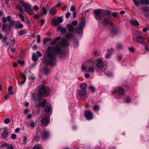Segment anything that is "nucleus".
Segmentation results:
<instances>
[{
	"label": "nucleus",
	"instance_id": "nucleus-3",
	"mask_svg": "<svg viewBox=\"0 0 149 149\" xmlns=\"http://www.w3.org/2000/svg\"><path fill=\"white\" fill-rule=\"evenodd\" d=\"M87 67L84 65L81 66V70L86 72L93 73L95 71L94 65L93 63L91 62L86 61V63Z\"/></svg>",
	"mask_w": 149,
	"mask_h": 149
},
{
	"label": "nucleus",
	"instance_id": "nucleus-13",
	"mask_svg": "<svg viewBox=\"0 0 149 149\" xmlns=\"http://www.w3.org/2000/svg\"><path fill=\"white\" fill-rule=\"evenodd\" d=\"M104 65V63L102 60L100 59H98L96 64V66L97 68H101L103 67Z\"/></svg>",
	"mask_w": 149,
	"mask_h": 149
},
{
	"label": "nucleus",
	"instance_id": "nucleus-15",
	"mask_svg": "<svg viewBox=\"0 0 149 149\" xmlns=\"http://www.w3.org/2000/svg\"><path fill=\"white\" fill-rule=\"evenodd\" d=\"M103 13L104 15H102V16H106L108 17H111L110 16L111 15L112 12L111 10H103Z\"/></svg>",
	"mask_w": 149,
	"mask_h": 149
},
{
	"label": "nucleus",
	"instance_id": "nucleus-37",
	"mask_svg": "<svg viewBox=\"0 0 149 149\" xmlns=\"http://www.w3.org/2000/svg\"><path fill=\"white\" fill-rule=\"evenodd\" d=\"M141 9L144 11L147 12L149 10V8L146 6H144L141 7Z\"/></svg>",
	"mask_w": 149,
	"mask_h": 149
},
{
	"label": "nucleus",
	"instance_id": "nucleus-2",
	"mask_svg": "<svg viewBox=\"0 0 149 149\" xmlns=\"http://www.w3.org/2000/svg\"><path fill=\"white\" fill-rule=\"evenodd\" d=\"M50 93V90L49 87L42 84L38 87L37 95L33 96V99L39 101L41 98L48 96Z\"/></svg>",
	"mask_w": 149,
	"mask_h": 149
},
{
	"label": "nucleus",
	"instance_id": "nucleus-11",
	"mask_svg": "<svg viewBox=\"0 0 149 149\" xmlns=\"http://www.w3.org/2000/svg\"><path fill=\"white\" fill-rule=\"evenodd\" d=\"M49 135V133L45 130H43L42 132V135L41 138L42 139H47Z\"/></svg>",
	"mask_w": 149,
	"mask_h": 149
},
{
	"label": "nucleus",
	"instance_id": "nucleus-26",
	"mask_svg": "<svg viewBox=\"0 0 149 149\" xmlns=\"http://www.w3.org/2000/svg\"><path fill=\"white\" fill-rule=\"evenodd\" d=\"M18 17H19L21 20L23 22H24V16L20 13H17Z\"/></svg>",
	"mask_w": 149,
	"mask_h": 149
},
{
	"label": "nucleus",
	"instance_id": "nucleus-5",
	"mask_svg": "<svg viewBox=\"0 0 149 149\" xmlns=\"http://www.w3.org/2000/svg\"><path fill=\"white\" fill-rule=\"evenodd\" d=\"M19 2L24 8V11L26 12L30 15H32L34 14V12L29 3L27 4L22 1H19Z\"/></svg>",
	"mask_w": 149,
	"mask_h": 149
},
{
	"label": "nucleus",
	"instance_id": "nucleus-19",
	"mask_svg": "<svg viewBox=\"0 0 149 149\" xmlns=\"http://www.w3.org/2000/svg\"><path fill=\"white\" fill-rule=\"evenodd\" d=\"M67 27L69 32H72L74 29V27L71 24H68Z\"/></svg>",
	"mask_w": 149,
	"mask_h": 149
},
{
	"label": "nucleus",
	"instance_id": "nucleus-20",
	"mask_svg": "<svg viewBox=\"0 0 149 149\" xmlns=\"http://www.w3.org/2000/svg\"><path fill=\"white\" fill-rule=\"evenodd\" d=\"M130 22L132 25L135 26H138L139 24L138 22L136 19H132L130 21Z\"/></svg>",
	"mask_w": 149,
	"mask_h": 149
},
{
	"label": "nucleus",
	"instance_id": "nucleus-28",
	"mask_svg": "<svg viewBox=\"0 0 149 149\" xmlns=\"http://www.w3.org/2000/svg\"><path fill=\"white\" fill-rule=\"evenodd\" d=\"M26 33V31L25 30L22 29L20 30L19 32V34L20 36H22Z\"/></svg>",
	"mask_w": 149,
	"mask_h": 149
},
{
	"label": "nucleus",
	"instance_id": "nucleus-58",
	"mask_svg": "<svg viewBox=\"0 0 149 149\" xmlns=\"http://www.w3.org/2000/svg\"><path fill=\"white\" fill-rule=\"evenodd\" d=\"M36 54L38 55L39 57H41L42 56V54L39 51H37Z\"/></svg>",
	"mask_w": 149,
	"mask_h": 149
},
{
	"label": "nucleus",
	"instance_id": "nucleus-7",
	"mask_svg": "<svg viewBox=\"0 0 149 149\" xmlns=\"http://www.w3.org/2000/svg\"><path fill=\"white\" fill-rule=\"evenodd\" d=\"M77 97L78 98H81L84 100L87 98L88 96L86 90H81L79 91Z\"/></svg>",
	"mask_w": 149,
	"mask_h": 149
},
{
	"label": "nucleus",
	"instance_id": "nucleus-47",
	"mask_svg": "<svg viewBox=\"0 0 149 149\" xmlns=\"http://www.w3.org/2000/svg\"><path fill=\"white\" fill-rule=\"evenodd\" d=\"M77 24V20H74L72 22V24L73 26H76Z\"/></svg>",
	"mask_w": 149,
	"mask_h": 149
},
{
	"label": "nucleus",
	"instance_id": "nucleus-40",
	"mask_svg": "<svg viewBox=\"0 0 149 149\" xmlns=\"http://www.w3.org/2000/svg\"><path fill=\"white\" fill-rule=\"evenodd\" d=\"M89 88L90 89L92 92L93 93L95 92V88L94 87L92 86H90L89 87Z\"/></svg>",
	"mask_w": 149,
	"mask_h": 149
},
{
	"label": "nucleus",
	"instance_id": "nucleus-45",
	"mask_svg": "<svg viewBox=\"0 0 149 149\" xmlns=\"http://www.w3.org/2000/svg\"><path fill=\"white\" fill-rule=\"evenodd\" d=\"M37 42L38 43H40V35H38L37 36Z\"/></svg>",
	"mask_w": 149,
	"mask_h": 149
},
{
	"label": "nucleus",
	"instance_id": "nucleus-35",
	"mask_svg": "<svg viewBox=\"0 0 149 149\" xmlns=\"http://www.w3.org/2000/svg\"><path fill=\"white\" fill-rule=\"evenodd\" d=\"M53 23L54 26H57L59 24V23L57 20L55 19L53 20Z\"/></svg>",
	"mask_w": 149,
	"mask_h": 149
},
{
	"label": "nucleus",
	"instance_id": "nucleus-12",
	"mask_svg": "<svg viewBox=\"0 0 149 149\" xmlns=\"http://www.w3.org/2000/svg\"><path fill=\"white\" fill-rule=\"evenodd\" d=\"M41 121L43 125H47L49 123L50 119L46 117H44L42 118Z\"/></svg>",
	"mask_w": 149,
	"mask_h": 149
},
{
	"label": "nucleus",
	"instance_id": "nucleus-36",
	"mask_svg": "<svg viewBox=\"0 0 149 149\" xmlns=\"http://www.w3.org/2000/svg\"><path fill=\"white\" fill-rule=\"evenodd\" d=\"M139 0H133V1L134 3V5L137 6H138L139 5Z\"/></svg>",
	"mask_w": 149,
	"mask_h": 149
},
{
	"label": "nucleus",
	"instance_id": "nucleus-44",
	"mask_svg": "<svg viewBox=\"0 0 149 149\" xmlns=\"http://www.w3.org/2000/svg\"><path fill=\"white\" fill-rule=\"evenodd\" d=\"M104 74H106V75L108 77H111L112 74L111 72H104Z\"/></svg>",
	"mask_w": 149,
	"mask_h": 149
},
{
	"label": "nucleus",
	"instance_id": "nucleus-31",
	"mask_svg": "<svg viewBox=\"0 0 149 149\" xmlns=\"http://www.w3.org/2000/svg\"><path fill=\"white\" fill-rule=\"evenodd\" d=\"M116 47L118 50H121L123 49V45L120 43H118L116 45Z\"/></svg>",
	"mask_w": 149,
	"mask_h": 149
},
{
	"label": "nucleus",
	"instance_id": "nucleus-17",
	"mask_svg": "<svg viewBox=\"0 0 149 149\" xmlns=\"http://www.w3.org/2000/svg\"><path fill=\"white\" fill-rule=\"evenodd\" d=\"M15 27L17 29H22L23 28V25L21 24L20 21H18L15 24Z\"/></svg>",
	"mask_w": 149,
	"mask_h": 149
},
{
	"label": "nucleus",
	"instance_id": "nucleus-21",
	"mask_svg": "<svg viewBox=\"0 0 149 149\" xmlns=\"http://www.w3.org/2000/svg\"><path fill=\"white\" fill-rule=\"evenodd\" d=\"M8 135V131L5 130H4L2 132V138L3 139H5L7 138Z\"/></svg>",
	"mask_w": 149,
	"mask_h": 149
},
{
	"label": "nucleus",
	"instance_id": "nucleus-24",
	"mask_svg": "<svg viewBox=\"0 0 149 149\" xmlns=\"http://www.w3.org/2000/svg\"><path fill=\"white\" fill-rule=\"evenodd\" d=\"M73 34L70 33H68L65 35V37L68 39H70L72 38Z\"/></svg>",
	"mask_w": 149,
	"mask_h": 149
},
{
	"label": "nucleus",
	"instance_id": "nucleus-33",
	"mask_svg": "<svg viewBox=\"0 0 149 149\" xmlns=\"http://www.w3.org/2000/svg\"><path fill=\"white\" fill-rule=\"evenodd\" d=\"M93 107V109L95 111H98L100 110L99 106L98 105H94Z\"/></svg>",
	"mask_w": 149,
	"mask_h": 149
},
{
	"label": "nucleus",
	"instance_id": "nucleus-57",
	"mask_svg": "<svg viewBox=\"0 0 149 149\" xmlns=\"http://www.w3.org/2000/svg\"><path fill=\"white\" fill-rule=\"evenodd\" d=\"M112 15L113 17H116L117 16L118 13L116 12H114L113 13Z\"/></svg>",
	"mask_w": 149,
	"mask_h": 149
},
{
	"label": "nucleus",
	"instance_id": "nucleus-27",
	"mask_svg": "<svg viewBox=\"0 0 149 149\" xmlns=\"http://www.w3.org/2000/svg\"><path fill=\"white\" fill-rule=\"evenodd\" d=\"M51 110V107L49 106H47L46 107L45 109V112L47 113H50Z\"/></svg>",
	"mask_w": 149,
	"mask_h": 149
},
{
	"label": "nucleus",
	"instance_id": "nucleus-49",
	"mask_svg": "<svg viewBox=\"0 0 149 149\" xmlns=\"http://www.w3.org/2000/svg\"><path fill=\"white\" fill-rule=\"evenodd\" d=\"M11 138L13 139H15L16 138V135L15 134H12L11 136Z\"/></svg>",
	"mask_w": 149,
	"mask_h": 149
},
{
	"label": "nucleus",
	"instance_id": "nucleus-38",
	"mask_svg": "<svg viewBox=\"0 0 149 149\" xmlns=\"http://www.w3.org/2000/svg\"><path fill=\"white\" fill-rule=\"evenodd\" d=\"M42 12L44 15H46L47 14V10L45 7H43L42 8Z\"/></svg>",
	"mask_w": 149,
	"mask_h": 149
},
{
	"label": "nucleus",
	"instance_id": "nucleus-62",
	"mask_svg": "<svg viewBox=\"0 0 149 149\" xmlns=\"http://www.w3.org/2000/svg\"><path fill=\"white\" fill-rule=\"evenodd\" d=\"M36 125V124L34 122H32L31 124V126L32 127H35Z\"/></svg>",
	"mask_w": 149,
	"mask_h": 149
},
{
	"label": "nucleus",
	"instance_id": "nucleus-34",
	"mask_svg": "<svg viewBox=\"0 0 149 149\" xmlns=\"http://www.w3.org/2000/svg\"><path fill=\"white\" fill-rule=\"evenodd\" d=\"M131 100L130 98L128 97H127L124 100L125 102L127 103H129L131 101Z\"/></svg>",
	"mask_w": 149,
	"mask_h": 149
},
{
	"label": "nucleus",
	"instance_id": "nucleus-32",
	"mask_svg": "<svg viewBox=\"0 0 149 149\" xmlns=\"http://www.w3.org/2000/svg\"><path fill=\"white\" fill-rule=\"evenodd\" d=\"M21 77L23 78V82H21V84H23L25 81L26 80V75L24 74V73H21Z\"/></svg>",
	"mask_w": 149,
	"mask_h": 149
},
{
	"label": "nucleus",
	"instance_id": "nucleus-63",
	"mask_svg": "<svg viewBox=\"0 0 149 149\" xmlns=\"http://www.w3.org/2000/svg\"><path fill=\"white\" fill-rule=\"evenodd\" d=\"M8 144L7 143H5L1 145V146L3 147H7L8 146Z\"/></svg>",
	"mask_w": 149,
	"mask_h": 149
},
{
	"label": "nucleus",
	"instance_id": "nucleus-51",
	"mask_svg": "<svg viewBox=\"0 0 149 149\" xmlns=\"http://www.w3.org/2000/svg\"><path fill=\"white\" fill-rule=\"evenodd\" d=\"M49 41L48 39V38H45L44 39L43 41V44L45 45L46 43L48 41Z\"/></svg>",
	"mask_w": 149,
	"mask_h": 149
},
{
	"label": "nucleus",
	"instance_id": "nucleus-29",
	"mask_svg": "<svg viewBox=\"0 0 149 149\" xmlns=\"http://www.w3.org/2000/svg\"><path fill=\"white\" fill-rule=\"evenodd\" d=\"M56 9L55 8H52L50 10L49 13L51 15H53L56 13Z\"/></svg>",
	"mask_w": 149,
	"mask_h": 149
},
{
	"label": "nucleus",
	"instance_id": "nucleus-56",
	"mask_svg": "<svg viewBox=\"0 0 149 149\" xmlns=\"http://www.w3.org/2000/svg\"><path fill=\"white\" fill-rule=\"evenodd\" d=\"M45 20L43 19H42L40 20V24L41 26L43 25L45 23Z\"/></svg>",
	"mask_w": 149,
	"mask_h": 149
},
{
	"label": "nucleus",
	"instance_id": "nucleus-61",
	"mask_svg": "<svg viewBox=\"0 0 149 149\" xmlns=\"http://www.w3.org/2000/svg\"><path fill=\"white\" fill-rule=\"evenodd\" d=\"M56 43V40H53L51 42V44L52 45H53Z\"/></svg>",
	"mask_w": 149,
	"mask_h": 149
},
{
	"label": "nucleus",
	"instance_id": "nucleus-59",
	"mask_svg": "<svg viewBox=\"0 0 149 149\" xmlns=\"http://www.w3.org/2000/svg\"><path fill=\"white\" fill-rule=\"evenodd\" d=\"M38 48V46L36 45H34L32 47V49L34 50H36Z\"/></svg>",
	"mask_w": 149,
	"mask_h": 149
},
{
	"label": "nucleus",
	"instance_id": "nucleus-46",
	"mask_svg": "<svg viewBox=\"0 0 149 149\" xmlns=\"http://www.w3.org/2000/svg\"><path fill=\"white\" fill-rule=\"evenodd\" d=\"M61 32L63 34L65 33L66 32V29L65 28H62L61 30Z\"/></svg>",
	"mask_w": 149,
	"mask_h": 149
},
{
	"label": "nucleus",
	"instance_id": "nucleus-25",
	"mask_svg": "<svg viewBox=\"0 0 149 149\" xmlns=\"http://www.w3.org/2000/svg\"><path fill=\"white\" fill-rule=\"evenodd\" d=\"M16 8L21 13H22L23 12V10L22 9V6L19 4L17 5Z\"/></svg>",
	"mask_w": 149,
	"mask_h": 149
},
{
	"label": "nucleus",
	"instance_id": "nucleus-41",
	"mask_svg": "<svg viewBox=\"0 0 149 149\" xmlns=\"http://www.w3.org/2000/svg\"><path fill=\"white\" fill-rule=\"evenodd\" d=\"M74 46L75 47H77L78 45V41L77 40H75L74 41Z\"/></svg>",
	"mask_w": 149,
	"mask_h": 149
},
{
	"label": "nucleus",
	"instance_id": "nucleus-1",
	"mask_svg": "<svg viewBox=\"0 0 149 149\" xmlns=\"http://www.w3.org/2000/svg\"><path fill=\"white\" fill-rule=\"evenodd\" d=\"M59 55L60 57H63L65 55L64 52L62 50L61 47L58 44L54 47H48L47 51L46 54L47 57L45 58L43 63L41 64L42 69L45 74L49 73L50 70L47 65L50 64L52 66H55L57 62L56 55Z\"/></svg>",
	"mask_w": 149,
	"mask_h": 149
},
{
	"label": "nucleus",
	"instance_id": "nucleus-55",
	"mask_svg": "<svg viewBox=\"0 0 149 149\" xmlns=\"http://www.w3.org/2000/svg\"><path fill=\"white\" fill-rule=\"evenodd\" d=\"M9 97V95H6L4 96V98L5 100H8Z\"/></svg>",
	"mask_w": 149,
	"mask_h": 149
},
{
	"label": "nucleus",
	"instance_id": "nucleus-64",
	"mask_svg": "<svg viewBox=\"0 0 149 149\" xmlns=\"http://www.w3.org/2000/svg\"><path fill=\"white\" fill-rule=\"evenodd\" d=\"M84 75L85 77L86 78H89L90 77V75L88 73H85Z\"/></svg>",
	"mask_w": 149,
	"mask_h": 149
},
{
	"label": "nucleus",
	"instance_id": "nucleus-39",
	"mask_svg": "<svg viewBox=\"0 0 149 149\" xmlns=\"http://www.w3.org/2000/svg\"><path fill=\"white\" fill-rule=\"evenodd\" d=\"M10 120L9 118H7L4 120V122L6 124H7L10 123Z\"/></svg>",
	"mask_w": 149,
	"mask_h": 149
},
{
	"label": "nucleus",
	"instance_id": "nucleus-30",
	"mask_svg": "<svg viewBox=\"0 0 149 149\" xmlns=\"http://www.w3.org/2000/svg\"><path fill=\"white\" fill-rule=\"evenodd\" d=\"M32 59L34 62H36L37 61L38 57L36 54L33 53V54Z\"/></svg>",
	"mask_w": 149,
	"mask_h": 149
},
{
	"label": "nucleus",
	"instance_id": "nucleus-18",
	"mask_svg": "<svg viewBox=\"0 0 149 149\" xmlns=\"http://www.w3.org/2000/svg\"><path fill=\"white\" fill-rule=\"evenodd\" d=\"M117 92L119 95H123L125 92L124 90L120 87L118 88Z\"/></svg>",
	"mask_w": 149,
	"mask_h": 149
},
{
	"label": "nucleus",
	"instance_id": "nucleus-50",
	"mask_svg": "<svg viewBox=\"0 0 149 149\" xmlns=\"http://www.w3.org/2000/svg\"><path fill=\"white\" fill-rule=\"evenodd\" d=\"M71 14L70 12H67L65 14V17L66 18H68L70 16Z\"/></svg>",
	"mask_w": 149,
	"mask_h": 149
},
{
	"label": "nucleus",
	"instance_id": "nucleus-8",
	"mask_svg": "<svg viewBox=\"0 0 149 149\" xmlns=\"http://www.w3.org/2000/svg\"><path fill=\"white\" fill-rule=\"evenodd\" d=\"M84 116L88 120H91L93 118V115L92 112L89 110L84 111Z\"/></svg>",
	"mask_w": 149,
	"mask_h": 149
},
{
	"label": "nucleus",
	"instance_id": "nucleus-22",
	"mask_svg": "<svg viewBox=\"0 0 149 149\" xmlns=\"http://www.w3.org/2000/svg\"><path fill=\"white\" fill-rule=\"evenodd\" d=\"M141 4L148 5H149L148 0H139Z\"/></svg>",
	"mask_w": 149,
	"mask_h": 149
},
{
	"label": "nucleus",
	"instance_id": "nucleus-43",
	"mask_svg": "<svg viewBox=\"0 0 149 149\" xmlns=\"http://www.w3.org/2000/svg\"><path fill=\"white\" fill-rule=\"evenodd\" d=\"M57 21L58 22H59V24L60 23H62L63 22V18L61 17H59L57 18Z\"/></svg>",
	"mask_w": 149,
	"mask_h": 149
},
{
	"label": "nucleus",
	"instance_id": "nucleus-9",
	"mask_svg": "<svg viewBox=\"0 0 149 149\" xmlns=\"http://www.w3.org/2000/svg\"><path fill=\"white\" fill-rule=\"evenodd\" d=\"M102 10V9H97L93 11V13L95 14V19L97 21L101 17L102 15L99 16L101 13Z\"/></svg>",
	"mask_w": 149,
	"mask_h": 149
},
{
	"label": "nucleus",
	"instance_id": "nucleus-23",
	"mask_svg": "<svg viewBox=\"0 0 149 149\" xmlns=\"http://www.w3.org/2000/svg\"><path fill=\"white\" fill-rule=\"evenodd\" d=\"M80 87L81 89L83 90H86L87 88V85L86 83H83L80 85Z\"/></svg>",
	"mask_w": 149,
	"mask_h": 149
},
{
	"label": "nucleus",
	"instance_id": "nucleus-6",
	"mask_svg": "<svg viewBox=\"0 0 149 149\" xmlns=\"http://www.w3.org/2000/svg\"><path fill=\"white\" fill-rule=\"evenodd\" d=\"M85 19H82L80 22L79 26L76 27L75 31L77 33H81L82 34L83 28L85 26Z\"/></svg>",
	"mask_w": 149,
	"mask_h": 149
},
{
	"label": "nucleus",
	"instance_id": "nucleus-14",
	"mask_svg": "<svg viewBox=\"0 0 149 149\" xmlns=\"http://www.w3.org/2000/svg\"><path fill=\"white\" fill-rule=\"evenodd\" d=\"M69 44V42L67 40L65 39H62L61 42V46L64 47L68 46Z\"/></svg>",
	"mask_w": 149,
	"mask_h": 149
},
{
	"label": "nucleus",
	"instance_id": "nucleus-4",
	"mask_svg": "<svg viewBox=\"0 0 149 149\" xmlns=\"http://www.w3.org/2000/svg\"><path fill=\"white\" fill-rule=\"evenodd\" d=\"M112 19V17L102 16L97 21L103 26H107L111 23Z\"/></svg>",
	"mask_w": 149,
	"mask_h": 149
},
{
	"label": "nucleus",
	"instance_id": "nucleus-53",
	"mask_svg": "<svg viewBox=\"0 0 149 149\" xmlns=\"http://www.w3.org/2000/svg\"><path fill=\"white\" fill-rule=\"evenodd\" d=\"M75 6H71V7H70V10L71 11L74 12L75 10Z\"/></svg>",
	"mask_w": 149,
	"mask_h": 149
},
{
	"label": "nucleus",
	"instance_id": "nucleus-10",
	"mask_svg": "<svg viewBox=\"0 0 149 149\" xmlns=\"http://www.w3.org/2000/svg\"><path fill=\"white\" fill-rule=\"evenodd\" d=\"M38 101V106L39 107H44L47 102V100L43 98H41L40 100Z\"/></svg>",
	"mask_w": 149,
	"mask_h": 149
},
{
	"label": "nucleus",
	"instance_id": "nucleus-42",
	"mask_svg": "<svg viewBox=\"0 0 149 149\" xmlns=\"http://www.w3.org/2000/svg\"><path fill=\"white\" fill-rule=\"evenodd\" d=\"M33 149H40V146L38 144H36L33 147Z\"/></svg>",
	"mask_w": 149,
	"mask_h": 149
},
{
	"label": "nucleus",
	"instance_id": "nucleus-52",
	"mask_svg": "<svg viewBox=\"0 0 149 149\" xmlns=\"http://www.w3.org/2000/svg\"><path fill=\"white\" fill-rule=\"evenodd\" d=\"M8 148L6 149H14V147L10 144L8 145Z\"/></svg>",
	"mask_w": 149,
	"mask_h": 149
},
{
	"label": "nucleus",
	"instance_id": "nucleus-54",
	"mask_svg": "<svg viewBox=\"0 0 149 149\" xmlns=\"http://www.w3.org/2000/svg\"><path fill=\"white\" fill-rule=\"evenodd\" d=\"M18 63L21 65H23L24 64V62L22 61L18 60Z\"/></svg>",
	"mask_w": 149,
	"mask_h": 149
},
{
	"label": "nucleus",
	"instance_id": "nucleus-60",
	"mask_svg": "<svg viewBox=\"0 0 149 149\" xmlns=\"http://www.w3.org/2000/svg\"><path fill=\"white\" fill-rule=\"evenodd\" d=\"M7 20V18H6L5 17H3V18L2 21L3 23H5L6 22Z\"/></svg>",
	"mask_w": 149,
	"mask_h": 149
},
{
	"label": "nucleus",
	"instance_id": "nucleus-16",
	"mask_svg": "<svg viewBox=\"0 0 149 149\" xmlns=\"http://www.w3.org/2000/svg\"><path fill=\"white\" fill-rule=\"evenodd\" d=\"M136 41L138 43L142 44L143 43V38L141 36L139 35L136 38Z\"/></svg>",
	"mask_w": 149,
	"mask_h": 149
},
{
	"label": "nucleus",
	"instance_id": "nucleus-48",
	"mask_svg": "<svg viewBox=\"0 0 149 149\" xmlns=\"http://www.w3.org/2000/svg\"><path fill=\"white\" fill-rule=\"evenodd\" d=\"M40 137L39 136H36L34 137L33 139H34L36 141H39Z\"/></svg>",
	"mask_w": 149,
	"mask_h": 149
}]
</instances>
